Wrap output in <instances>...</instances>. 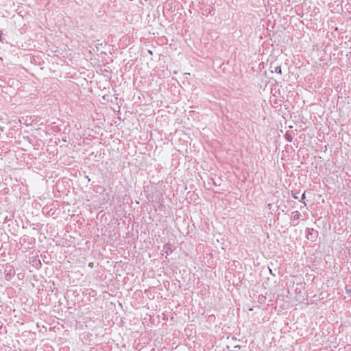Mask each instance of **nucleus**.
Listing matches in <instances>:
<instances>
[{
  "label": "nucleus",
  "instance_id": "1",
  "mask_svg": "<svg viewBox=\"0 0 351 351\" xmlns=\"http://www.w3.org/2000/svg\"><path fill=\"white\" fill-rule=\"evenodd\" d=\"M305 197H306V196H305V193H304L302 194V200H303V199H305Z\"/></svg>",
  "mask_w": 351,
  "mask_h": 351
},
{
  "label": "nucleus",
  "instance_id": "2",
  "mask_svg": "<svg viewBox=\"0 0 351 351\" xmlns=\"http://www.w3.org/2000/svg\"><path fill=\"white\" fill-rule=\"evenodd\" d=\"M2 37H3V34L2 33L0 32V40H2Z\"/></svg>",
  "mask_w": 351,
  "mask_h": 351
},
{
  "label": "nucleus",
  "instance_id": "3",
  "mask_svg": "<svg viewBox=\"0 0 351 351\" xmlns=\"http://www.w3.org/2000/svg\"><path fill=\"white\" fill-rule=\"evenodd\" d=\"M293 197H294L295 199H297V198H298V197H297V196H295V195H294V196H293Z\"/></svg>",
  "mask_w": 351,
  "mask_h": 351
}]
</instances>
